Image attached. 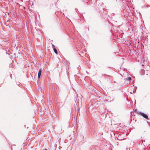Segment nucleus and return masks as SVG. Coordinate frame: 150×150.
Instances as JSON below:
<instances>
[{"label":"nucleus","instance_id":"1","mask_svg":"<svg viewBox=\"0 0 150 150\" xmlns=\"http://www.w3.org/2000/svg\"><path fill=\"white\" fill-rule=\"evenodd\" d=\"M138 114L139 115L142 116L145 118L147 119L148 118V116L143 113L139 112Z\"/></svg>","mask_w":150,"mask_h":150},{"label":"nucleus","instance_id":"2","mask_svg":"<svg viewBox=\"0 0 150 150\" xmlns=\"http://www.w3.org/2000/svg\"><path fill=\"white\" fill-rule=\"evenodd\" d=\"M41 73H42V70H41V69H40L39 70L38 73V79L40 78V76L41 75Z\"/></svg>","mask_w":150,"mask_h":150},{"label":"nucleus","instance_id":"3","mask_svg":"<svg viewBox=\"0 0 150 150\" xmlns=\"http://www.w3.org/2000/svg\"><path fill=\"white\" fill-rule=\"evenodd\" d=\"M54 50V52L56 54H57L58 53L57 51V50L55 48H54L53 49Z\"/></svg>","mask_w":150,"mask_h":150},{"label":"nucleus","instance_id":"4","mask_svg":"<svg viewBox=\"0 0 150 150\" xmlns=\"http://www.w3.org/2000/svg\"><path fill=\"white\" fill-rule=\"evenodd\" d=\"M126 80H127L128 81H130L131 80V78L130 77H129L127 78L126 79Z\"/></svg>","mask_w":150,"mask_h":150},{"label":"nucleus","instance_id":"5","mask_svg":"<svg viewBox=\"0 0 150 150\" xmlns=\"http://www.w3.org/2000/svg\"><path fill=\"white\" fill-rule=\"evenodd\" d=\"M52 47L53 49H54V48H55V46H54V45H53L52 44Z\"/></svg>","mask_w":150,"mask_h":150},{"label":"nucleus","instance_id":"6","mask_svg":"<svg viewBox=\"0 0 150 150\" xmlns=\"http://www.w3.org/2000/svg\"><path fill=\"white\" fill-rule=\"evenodd\" d=\"M24 9H25V7H24Z\"/></svg>","mask_w":150,"mask_h":150},{"label":"nucleus","instance_id":"7","mask_svg":"<svg viewBox=\"0 0 150 150\" xmlns=\"http://www.w3.org/2000/svg\"><path fill=\"white\" fill-rule=\"evenodd\" d=\"M45 150H47V149H45Z\"/></svg>","mask_w":150,"mask_h":150}]
</instances>
